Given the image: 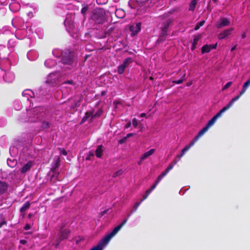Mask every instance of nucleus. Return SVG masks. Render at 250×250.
Instances as JSON below:
<instances>
[{
    "mask_svg": "<svg viewBox=\"0 0 250 250\" xmlns=\"http://www.w3.org/2000/svg\"><path fill=\"white\" fill-rule=\"evenodd\" d=\"M247 89V88H245V87H244L243 86L242 90H241V91L239 93L240 96L242 95L246 92Z\"/></svg>",
    "mask_w": 250,
    "mask_h": 250,
    "instance_id": "nucleus-48",
    "label": "nucleus"
},
{
    "mask_svg": "<svg viewBox=\"0 0 250 250\" xmlns=\"http://www.w3.org/2000/svg\"><path fill=\"white\" fill-rule=\"evenodd\" d=\"M20 243L22 244V245H24L26 243V241L25 240H21L20 241Z\"/></svg>",
    "mask_w": 250,
    "mask_h": 250,
    "instance_id": "nucleus-58",
    "label": "nucleus"
},
{
    "mask_svg": "<svg viewBox=\"0 0 250 250\" xmlns=\"http://www.w3.org/2000/svg\"><path fill=\"white\" fill-rule=\"evenodd\" d=\"M52 54L56 58L62 57L61 62L64 65H68L66 68L71 69L75 66V63L73 59V54L69 51L62 52V50L55 49L52 51Z\"/></svg>",
    "mask_w": 250,
    "mask_h": 250,
    "instance_id": "nucleus-1",
    "label": "nucleus"
},
{
    "mask_svg": "<svg viewBox=\"0 0 250 250\" xmlns=\"http://www.w3.org/2000/svg\"><path fill=\"white\" fill-rule=\"evenodd\" d=\"M7 185L3 182H0V194H2L7 189Z\"/></svg>",
    "mask_w": 250,
    "mask_h": 250,
    "instance_id": "nucleus-30",
    "label": "nucleus"
},
{
    "mask_svg": "<svg viewBox=\"0 0 250 250\" xmlns=\"http://www.w3.org/2000/svg\"><path fill=\"white\" fill-rule=\"evenodd\" d=\"M171 23V21L168 20L166 21L164 23V25L162 28V33L159 36V38L158 40V42H163L165 40V38L167 35V29L169 26V24Z\"/></svg>",
    "mask_w": 250,
    "mask_h": 250,
    "instance_id": "nucleus-8",
    "label": "nucleus"
},
{
    "mask_svg": "<svg viewBox=\"0 0 250 250\" xmlns=\"http://www.w3.org/2000/svg\"><path fill=\"white\" fill-rule=\"evenodd\" d=\"M64 23L65 26H66L67 25L69 26V29L70 30L72 29V28L74 27L73 23L69 21L67 18L66 19Z\"/></svg>",
    "mask_w": 250,
    "mask_h": 250,
    "instance_id": "nucleus-34",
    "label": "nucleus"
},
{
    "mask_svg": "<svg viewBox=\"0 0 250 250\" xmlns=\"http://www.w3.org/2000/svg\"><path fill=\"white\" fill-rule=\"evenodd\" d=\"M230 23L229 19L225 17L221 18L215 23L217 28L220 29L223 27L229 26Z\"/></svg>",
    "mask_w": 250,
    "mask_h": 250,
    "instance_id": "nucleus-10",
    "label": "nucleus"
},
{
    "mask_svg": "<svg viewBox=\"0 0 250 250\" xmlns=\"http://www.w3.org/2000/svg\"><path fill=\"white\" fill-rule=\"evenodd\" d=\"M3 77L6 82L11 83L14 80L15 75L12 72L8 70L5 72Z\"/></svg>",
    "mask_w": 250,
    "mask_h": 250,
    "instance_id": "nucleus-15",
    "label": "nucleus"
},
{
    "mask_svg": "<svg viewBox=\"0 0 250 250\" xmlns=\"http://www.w3.org/2000/svg\"><path fill=\"white\" fill-rule=\"evenodd\" d=\"M199 40V37L198 36L195 37L193 40L192 44H193L194 45H197Z\"/></svg>",
    "mask_w": 250,
    "mask_h": 250,
    "instance_id": "nucleus-46",
    "label": "nucleus"
},
{
    "mask_svg": "<svg viewBox=\"0 0 250 250\" xmlns=\"http://www.w3.org/2000/svg\"><path fill=\"white\" fill-rule=\"evenodd\" d=\"M168 172V171H167L166 170L165 171H164L163 172H162V173L160 174V175H161V176L163 178L165 176H166V175L167 174V173Z\"/></svg>",
    "mask_w": 250,
    "mask_h": 250,
    "instance_id": "nucleus-55",
    "label": "nucleus"
},
{
    "mask_svg": "<svg viewBox=\"0 0 250 250\" xmlns=\"http://www.w3.org/2000/svg\"><path fill=\"white\" fill-rule=\"evenodd\" d=\"M246 37V33L244 32L242 34V38L243 39H245Z\"/></svg>",
    "mask_w": 250,
    "mask_h": 250,
    "instance_id": "nucleus-64",
    "label": "nucleus"
},
{
    "mask_svg": "<svg viewBox=\"0 0 250 250\" xmlns=\"http://www.w3.org/2000/svg\"><path fill=\"white\" fill-rule=\"evenodd\" d=\"M7 163L8 166L11 167H15L17 164V159L15 157H11L10 158H8Z\"/></svg>",
    "mask_w": 250,
    "mask_h": 250,
    "instance_id": "nucleus-22",
    "label": "nucleus"
},
{
    "mask_svg": "<svg viewBox=\"0 0 250 250\" xmlns=\"http://www.w3.org/2000/svg\"><path fill=\"white\" fill-rule=\"evenodd\" d=\"M61 153L64 155H66V154H67V152L64 149H62L61 150Z\"/></svg>",
    "mask_w": 250,
    "mask_h": 250,
    "instance_id": "nucleus-56",
    "label": "nucleus"
},
{
    "mask_svg": "<svg viewBox=\"0 0 250 250\" xmlns=\"http://www.w3.org/2000/svg\"><path fill=\"white\" fill-rule=\"evenodd\" d=\"M233 30V28L227 29L220 32L218 35V38L219 40H223L226 38L228 36L231 35L232 31Z\"/></svg>",
    "mask_w": 250,
    "mask_h": 250,
    "instance_id": "nucleus-14",
    "label": "nucleus"
},
{
    "mask_svg": "<svg viewBox=\"0 0 250 250\" xmlns=\"http://www.w3.org/2000/svg\"><path fill=\"white\" fill-rule=\"evenodd\" d=\"M22 95L27 98V100L29 101V98H35L36 96L35 93L30 89H26L22 93Z\"/></svg>",
    "mask_w": 250,
    "mask_h": 250,
    "instance_id": "nucleus-18",
    "label": "nucleus"
},
{
    "mask_svg": "<svg viewBox=\"0 0 250 250\" xmlns=\"http://www.w3.org/2000/svg\"><path fill=\"white\" fill-rule=\"evenodd\" d=\"M102 113V111L100 109L98 110L96 113H94L93 111H88L87 112L85 116L82 119V123H84L86 120L90 119L91 121L94 118L100 116Z\"/></svg>",
    "mask_w": 250,
    "mask_h": 250,
    "instance_id": "nucleus-9",
    "label": "nucleus"
},
{
    "mask_svg": "<svg viewBox=\"0 0 250 250\" xmlns=\"http://www.w3.org/2000/svg\"><path fill=\"white\" fill-rule=\"evenodd\" d=\"M132 125L134 127H137L138 125V122L136 118H134L132 120Z\"/></svg>",
    "mask_w": 250,
    "mask_h": 250,
    "instance_id": "nucleus-44",
    "label": "nucleus"
},
{
    "mask_svg": "<svg viewBox=\"0 0 250 250\" xmlns=\"http://www.w3.org/2000/svg\"><path fill=\"white\" fill-rule=\"evenodd\" d=\"M217 45V43L214 44L204 45L202 48V50H201L202 54H204L205 53H208L211 51V50L213 49H216Z\"/></svg>",
    "mask_w": 250,
    "mask_h": 250,
    "instance_id": "nucleus-17",
    "label": "nucleus"
},
{
    "mask_svg": "<svg viewBox=\"0 0 250 250\" xmlns=\"http://www.w3.org/2000/svg\"><path fill=\"white\" fill-rule=\"evenodd\" d=\"M142 202V200H141L140 202H137L134 205L133 207V211H136V210L137 209L138 207L140 206V205L141 204Z\"/></svg>",
    "mask_w": 250,
    "mask_h": 250,
    "instance_id": "nucleus-38",
    "label": "nucleus"
},
{
    "mask_svg": "<svg viewBox=\"0 0 250 250\" xmlns=\"http://www.w3.org/2000/svg\"><path fill=\"white\" fill-rule=\"evenodd\" d=\"M196 45H194L193 44H192V45H191V49L193 51L194 50L196 47Z\"/></svg>",
    "mask_w": 250,
    "mask_h": 250,
    "instance_id": "nucleus-59",
    "label": "nucleus"
},
{
    "mask_svg": "<svg viewBox=\"0 0 250 250\" xmlns=\"http://www.w3.org/2000/svg\"><path fill=\"white\" fill-rule=\"evenodd\" d=\"M216 120L213 117L212 118L211 120H210L207 123L206 126L203 127L198 133V135L201 137L202 136H203L205 132H206L209 128L212 126L215 123Z\"/></svg>",
    "mask_w": 250,
    "mask_h": 250,
    "instance_id": "nucleus-12",
    "label": "nucleus"
},
{
    "mask_svg": "<svg viewBox=\"0 0 250 250\" xmlns=\"http://www.w3.org/2000/svg\"><path fill=\"white\" fill-rule=\"evenodd\" d=\"M103 152V146H99L95 151V154L98 158H101Z\"/></svg>",
    "mask_w": 250,
    "mask_h": 250,
    "instance_id": "nucleus-27",
    "label": "nucleus"
},
{
    "mask_svg": "<svg viewBox=\"0 0 250 250\" xmlns=\"http://www.w3.org/2000/svg\"><path fill=\"white\" fill-rule=\"evenodd\" d=\"M49 123L46 121H43L42 123V127L43 128H46L49 127Z\"/></svg>",
    "mask_w": 250,
    "mask_h": 250,
    "instance_id": "nucleus-45",
    "label": "nucleus"
},
{
    "mask_svg": "<svg viewBox=\"0 0 250 250\" xmlns=\"http://www.w3.org/2000/svg\"><path fill=\"white\" fill-rule=\"evenodd\" d=\"M184 154H185L182 151H181V154L178 155L177 157L180 159Z\"/></svg>",
    "mask_w": 250,
    "mask_h": 250,
    "instance_id": "nucleus-57",
    "label": "nucleus"
},
{
    "mask_svg": "<svg viewBox=\"0 0 250 250\" xmlns=\"http://www.w3.org/2000/svg\"><path fill=\"white\" fill-rule=\"evenodd\" d=\"M231 84H232V82H228L225 85V86L223 87L222 90L224 91V90L228 89L229 87L231 85Z\"/></svg>",
    "mask_w": 250,
    "mask_h": 250,
    "instance_id": "nucleus-41",
    "label": "nucleus"
},
{
    "mask_svg": "<svg viewBox=\"0 0 250 250\" xmlns=\"http://www.w3.org/2000/svg\"><path fill=\"white\" fill-rule=\"evenodd\" d=\"M33 166V162L31 160L28 161L26 164L21 169V171L22 173H24L29 171L31 167Z\"/></svg>",
    "mask_w": 250,
    "mask_h": 250,
    "instance_id": "nucleus-19",
    "label": "nucleus"
},
{
    "mask_svg": "<svg viewBox=\"0 0 250 250\" xmlns=\"http://www.w3.org/2000/svg\"><path fill=\"white\" fill-rule=\"evenodd\" d=\"M127 220V218L124 219L120 225L116 227L110 233L103 238L96 246L92 248L93 250H103L111 239L118 233L122 227L126 223Z\"/></svg>",
    "mask_w": 250,
    "mask_h": 250,
    "instance_id": "nucleus-3",
    "label": "nucleus"
},
{
    "mask_svg": "<svg viewBox=\"0 0 250 250\" xmlns=\"http://www.w3.org/2000/svg\"><path fill=\"white\" fill-rule=\"evenodd\" d=\"M61 86L62 93L63 94L65 92L64 89H66V92H67L70 91L72 86H74V84L73 81L69 80L62 83Z\"/></svg>",
    "mask_w": 250,
    "mask_h": 250,
    "instance_id": "nucleus-13",
    "label": "nucleus"
},
{
    "mask_svg": "<svg viewBox=\"0 0 250 250\" xmlns=\"http://www.w3.org/2000/svg\"><path fill=\"white\" fill-rule=\"evenodd\" d=\"M168 172V171H167L166 170L165 171H164L163 172H162V173L160 174V175H161V176L163 178L165 176H166V175L167 174V173Z\"/></svg>",
    "mask_w": 250,
    "mask_h": 250,
    "instance_id": "nucleus-54",
    "label": "nucleus"
},
{
    "mask_svg": "<svg viewBox=\"0 0 250 250\" xmlns=\"http://www.w3.org/2000/svg\"><path fill=\"white\" fill-rule=\"evenodd\" d=\"M200 138L198 135L195 136L194 139L190 143V144L186 146L182 150V151L185 154L188 149L192 146Z\"/></svg>",
    "mask_w": 250,
    "mask_h": 250,
    "instance_id": "nucleus-20",
    "label": "nucleus"
},
{
    "mask_svg": "<svg viewBox=\"0 0 250 250\" xmlns=\"http://www.w3.org/2000/svg\"><path fill=\"white\" fill-rule=\"evenodd\" d=\"M115 14L118 18H123L125 15V13L122 9H117L115 11Z\"/></svg>",
    "mask_w": 250,
    "mask_h": 250,
    "instance_id": "nucleus-28",
    "label": "nucleus"
},
{
    "mask_svg": "<svg viewBox=\"0 0 250 250\" xmlns=\"http://www.w3.org/2000/svg\"><path fill=\"white\" fill-rule=\"evenodd\" d=\"M245 88H248L250 86V78L243 85Z\"/></svg>",
    "mask_w": 250,
    "mask_h": 250,
    "instance_id": "nucleus-43",
    "label": "nucleus"
},
{
    "mask_svg": "<svg viewBox=\"0 0 250 250\" xmlns=\"http://www.w3.org/2000/svg\"><path fill=\"white\" fill-rule=\"evenodd\" d=\"M229 108L226 105V106L224 107L218 113H217L215 116H214L213 117L215 118L216 120L217 119L221 116L222 114L225 112L226 110L229 109Z\"/></svg>",
    "mask_w": 250,
    "mask_h": 250,
    "instance_id": "nucleus-29",
    "label": "nucleus"
},
{
    "mask_svg": "<svg viewBox=\"0 0 250 250\" xmlns=\"http://www.w3.org/2000/svg\"><path fill=\"white\" fill-rule=\"evenodd\" d=\"M173 167H174L173 164H169L166 170L167 171L169 172L171 169H172L173 168Z\"/></svg>",
    "mask_w": 250,
    "mask_h": 250,
    "instance_id": "nucleus-47",
    "label": "nucleus"
},
{
    "mask_svg": "<svg viewBox=\"0 0 250 250\" xmlns=\"http://www.w3.org/2000/svg\"><path fill=\"white\" fill-rule=\"evenodd\" d=\"M30 206V203L29 202H26L21 208L20 211L21 212H25L27 209L29 208Z\"/></svg>",
    "mask_w": 250,
    "mask_h": 250,
    "instance_id": "nucleus-31",
    "label": "nucleus"
},
{
    "mask_svg": "<svg viewBox=\"0 0 250 250\" xmlns=\"http://www.w3.org/2000/svg\"><path fill=\"white\" fill-rule=\"evenodd\" d=\"M30 228H31L30 225L28 224H26L24 228L25 230H28V229H30Z\"/></svg>",
    "mask_w": 250,
    "mask_h": 250,
    "instance_id": "nucleus-51",
    "label": "nucleus"
},
{
    "mask_svg": "<svg viewBox=\"0 0 250 250\" xmlns=\"http://www.w3.org/2000/svg\"><path fill=\"white\" fill-rule=\"evenodd\" d=\"M205 22V21H202L198 22L194 28L195 30H198L200 27L202 26L204 24Z\"/></svg>",
    "mask_w": 250,
    "mask_h": 250,
    "instance_id": "nucleus-35",
    "label": "nucleus"
},
{
    "mask_svg": "<svg viewBox=\"0 0 250 250\" xmlns=\"http://www.w3.org/2000/svg\"><path fill=\"white\" fill-rule=\"evenodd\" d=\"M20 5L18 3H12L9 5L10 10L13 12H16L20 9Z\"/></svg>",
    "mask_w": 250,
    "mask_h": 250,
    "instance_id": "nucleus-25",
    "label": "nucleus"
},
{
    "mask_svg": "<svg viewBox=\"0 0 250 250\" xmlns=\"http://www.w3.org/2000/svg\"><path fill=\"white\" fill-rule=\"evenodd\" d=\"M179 160V159H177V160H176H176H174L173 161V162H172V164H173V165L174 166L175 165H176V163L178 162V161Z\"/></svg>",
    "mask_w": 250,
    "mask_h": 250,
    "instance_id": "nucleus-60",
    "label": "nucleus"
},
{
    "mask_svg": "<svg viewBox=\"0 0 250 250\" xmlns=\"http://www.w3.org/2000/svg\"><path fill=\"white\" fill-rule=\"evenodd\" d=\"M80 101H79L76 102L75 104L74 105H72L71 107L73 108H75L76 107L79 106L80 105Z\"/></svg>",
    "mask_w": 250,
    "mask_h": 250,
    "instance_id": "nucleus-50",
    "label": "nucleus"
},
{
    "mask_svg": "<svg viewBox=\"0 0 250 250\" xmlns=\"http://www.w3.org/2000/svg\"><path fill=\"white\" fill-rule=\"evenodd\" d=\"M141 24L140 22H137L132 24L130 27V31L132 32V35L134 36L139 32L141 30Z\"/></svg>",
    "mask_w": 250,
    "mask_h": 250,
    "instance_id": "nucleus-16",
    "label": "nucleus"
},
{
    "mask_svg": "<svg viewBox=\"0 0 250 250\" xmlns=\"http://www.w3.org/2000/svg\"><path fill=\"white\" fill-rule=\"evenodd\" d=\"M183 82V79L179 80L178 81H174L173 82L177 84H180Z\"/></svg>",
    "mask_w": 250,
    "mask_h": 250,
    "instance_id": "nucleus-53",
    "label": "nucleus"
},
{
    "mask_svg": "<svg viewBox=\"0 0 250 250\" xmlns=\"http://www.w3.org/2000/svg\"><path fill=\"white\" fill-rule=\"evenodd\" d=\"M150 193H151L150 190H149L148 189L146 190V191L145 192V194L143 195V199L141 200H142V201H143V200H145Z\"/></svg>",
    "mask_w": 250,
    "mask_h": 250,
    "instance_id": "nucleus-42",
    "label": "nucleus"
},
{
    "mask_svg": "<svg viewBox=\"0 0 250 250\" xmlns=\"http://www.w3.org/2000/svg\"><path fill=\"white\" fill-rule=\"evenodd\" d=\"M9 152L11 157H15L18 154V148L15 146L11 147L9 149Z\"/></svg>",
    "mask_w": 250,
    "mask_h": 250,
    "instance_id": "nucleus-26",
    "label": "nucleus"
},
{
    "mask_svg": "<svg viewBox=\"0 0 250 250\" xmlns=\"http://www.w3.org/2000/svg\"><path fill=\"white\" fill-rule=\"evenodd\" d=\"M200 138L198 135L195 136L194 139L190 143V144L186 146L182 150V151L185 154L188 149L192 146Z\"/></svg>",
    "mask_w": 250,
    "mask_h": 250,
    "instance_id": "nucleus-21",
    "label": "nucleus"
},
{
    "mask_svg": "<svg viewBox=\"0 0 250 250\" xmlns=\"http://www.w3.org/2000/svg\"><path fill=\"white\" fill-rule=\"evenodd\" d=\"M14 107L17 110H19L21 108V105L19 101H15L14 103Z\"/></svg>",
    "mask_w": 250,
    "mask_h": 250,
    "instance_id": "nucleus-36",
    "label": "nucleus"
},
{
    "mask_svg": "<svg viewBox=\"0 0 250 250\" xmlns=\"http://www.w3.org/2000/svg\"><path fill=\"white\" fill-rule=\"evenodd\" d=\"M88 9V6L87 5H86V6H83L82 10H81V13L83 15H84L85 14V13H86L87 10Z\"/></svg>",
    "mask_w": 250,
    "mask_h": 250,
    "instance_id": "nucleus-39",
    "label": "nucleus"
},
{
    "mask_svg": "<svg viewBox=\"0 0 250 250\" xmlns=\"http://www.w3.org/2000/svg\"><path fill=\"white\" fill-rule=\"evenodd\" d=\"M236 46H237V45H234V46H233L231 48V50L230 51L231 52H233L234 50H235L236 48Z\"/></svg>",
    "mask_w": 250,
    "mask_h": 250,
    "instance_id": "nucleus-61",
    "label": "nucleus"
},
{
    "mask_svg": "<svg viewBox=\"0 0 250 250\" xmlns=\"http://www.w3.org/2000/svg\"><path fill=\"white\" fill-rule=\"evenodd\" d=\"M5 221H4L0 222V228H1L4 224H5Z\"/></svg>",
    "mask_w": 250,
    "mask_h": 250,
    "instance_id": "nucleus-63",
    "label": "nucleus"
},
{
    "mask_svg": "<svg viewBox=\"0 0 250 250\" xmlns=\"http://www.w3.org/2000/svg\"><path fill=\"white\" fill-rule=\"evenodd\" d=\"M45 108L43 107L37 106L27 110L28 121L35 122L41 120L44 116Z\"/></svg>",
    "mask_w": 250,
    "mask_h": 250,
    "instance_id": "nucleus-4",
    "label": "nucleus"
},
{
    "mask_svg": "<svg viewBox=\"0 0 250 250\" xmlns=\"http://www.w3.org/2000/svg\"><path fill=\"white\" fill-rule=\"evenodd\" d=\"M66 225V223L63 222L59 226L58 237L62 240L67 239L69 234L70 233V231L68 229L65 228Z\"/></svg>",
    "mask_w": 250,
    "mask_h": 250,
    "instance_id": "nucleus-6",
    "label": "nucleus"
},
{
    "mask_svg": "<svg viewBox=\"0 0 250 250\" xmlns=\"http://www.w3.org/2000/svg\"><path fill=\"white\" fill-rule=\"evenodd\" d=\"M132 62L131 58H127L125 60L123 63L118 67V73L120 74H122L125 69L128 66V65Z\"/></svg>",
    "mask_w": 250,
    "mask_h": 250,
    "instance_id": "nucleus-11",
    "label": "nucleus"
},
{
    "mask_svg": "<svg viewBox=\"0 0 250 250\" xmlns=\"http://www.w3.org/2000/svg\"><path fill=\"white\" fill-rule=\"evenodd\" d=\"M155 151V149H151L149 151L144 153L141 157V161H143L149 156L152 155Z\"/></svg>",
    "mask_w": 250,
    "mask_h": 250,
    "instance_id": "nucleus-23",
    "label": "nucleus"
},
{
    "mask_svg": "<svg viewBox=\"0 0 250 250\" xmlns=\"http://www.w3.org/2000/svg\"><path fill=\"white\" fill-rule=\"evenodd\" d=\"M105 13L102 9H97L93 12L91 19L98 24L102 23L104 21Z\"/></svg>",
    "mask_w": 250,
    "mask_h": 250,
    "instance_id": "nucleus-5",
    "label": "nucleus"
},
{
    "mask_svg": "<svg viewBox=\"0 0 250 250\" xmlns=\"http://www.w3.org/2000/svg\"><path fill=\"white\" fill-rule=\"evenodd\" d=\"M131 126V123L129 122L128 123H127L125 125V128H128Z\"/></svg>",
    "mask_w": 250,
    "mask_h": 250,
    "instance_id": "nucleus-62",
    "label": "nucleus"
},
{
    "mask_svg": "<svg viewBox=\"0 0 250 250\" xmlns=\"http://www.w3.org/2000/svg\"><path fill=\"white\" fill-rule=\"evenodd\" d=\"M162 179H163V177L160 175L158 177V178H157V180H156V181L155 182H156L157 183H159Z\"/></svg>",
    "mask_w": 250,
    "mask_h": 250,
    "instance_id": "nucleus-52",
    "label": "nucleus"
},
{
    "mask_svg": "<svg viewBox=\"0 0 250 250\" xmlns=\"http://www.w3.org/2000/svg\"><path fill=\"white\" fill-rule=\"evenodd\" d=\"M123 173V170L122 169H120L114 172L113 174V177H116L122 175Z\"/></svg>",
    "mask_w": 250,
    "mask_h": 250,
    "instance_id": "nucleus-37",
    "label": "nucleus"
},
{
    "mask_svg": "<svg viewBox=\"0 0 250 250\" xmlns=\"http://www.w3.org/2000/svg\"><path fill=\"white\" fill-rule=\"evenodd\" d=\"M197 0H192L189 4V10L193 11L195 8Z\"/></svg>",
    "mask_w": 250,
    "mask_h": 250,
    "instance_id": "nucleus-33",
    "label": "nucleus"
},
{
    "mask_svg": "<svg viewBox=\"0 0 250 250\" xmlns=\"http://www.w3.org/2000/svg\"><path fill=\"white\" fill-rule=\"evenodd\" d=\"M127 220V218L124 219L120 225L116 227L110 233L103 238L96 246L92 248L93 250H103L111 239L118 233L122 227L126 223Z\"/></svg>",
    "mask_w": 250,
    "mask_h": 250,
    "instance_id": "nucleus-2",
    "label": "nucleus"
},
{
    "mask_svg": "<svg viewBox=\"0 0 250 250\" xmlns=\"http://www.w3.org/2000/svg\"><path fill=\"white\" fill-rule=\"evenodd\" d=\"M60 76V73L59 72L50 73L47 78L46 83L54 86L57 84Z\"/></svg>",
    "mask_w": 250,
    "mask_h": 250,
    "instance_id": "nucleus-7",
    "label": "nucleus"
},
{
    "mask_svg": "<svg viewBox=\"0 0 250 250\" xmlns=\"http://www.w3.org/2000/svg\"><path fill=\"white\" fill-rule=\"evenodd\" d=\"M62 240H61L60 238H59V237L57 239L56 242L53 244V246H55V247L56 248H58V247L59 246L60 242L62 241Z\"/></svg>",
    "mask_w": 250,
    "mask_h": 250,
    "instance_id": "nucleus-40",
    "label": "nucleus"
},
{
    "mask_svg": "<svg viewBox=\"0 0 250 250\" xmlns=\"http://www.w3.org/2000/svg\"><path fill=\"white\" fill-rule=\"evenodd\" d=\"M158 183H157L156 182L154 183V184L151 186V188L150 189H148V190H150L151 192L157 186Z\"/></svg>",
    "mask_w": 250,
    "mask_h": 250,
    "instance_id": "nucleus-49",
    "label": "nucleus"
},
{
    "mask_svg": "<svg viewBox=\"0 0 250 250\" xmlns=\"http://www.w3.org/2000/svg\"><path fill=\"white\" fill-rule=\"evenodd\" d=\"M241 96L240 95L236 96L235 97L232 98L230 101L229 102V103L227 105V106L229 108L230 107L232 106L234 103L238 100Z\"/></svg>",
    "mask_w": 250,
    "mask_h": 250,
    "instance_id": "nucleus-32",
    "label": "nucleus"
},
{
    "mask_svg": "<svg viewBox=\"0 0 250 250\" xmlns=\"http://www.w3.org/2000/svg\"><path fill=\"white\" fill-rule=\"evenodd\" d=\"M56 64V62L52 59L46 60L44 62V65L46 67L52 68Z\"/></svg>",
    "mask_w": 250,
    "mask_h": 250,
    "instance_id": "nucleus-24",
    "label": "nucleus"
}]
</instances>
